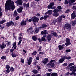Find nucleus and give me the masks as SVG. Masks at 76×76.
Segmentation results:
<instances>
[{"mask_svg": "<svg viewBox=\"0 0 76 76\" xmlns=\"http://www.w3.org/2000/svg\"><path fill=\"white\" fill-rule=\"evenodd\" d=\"M44 18L43 17H41V18H40V20H42L44 19Z\"/></svg>", "mask_w": 76, "mask_h": 76, "instance_id": "052dcab7", "label": "nucleus"}, {"mask_svg": "<svg viewBox=\"0 0 76 76\" xmlns=\"http://www.w3.org/2000/svg\"><path fill=\"white\" fill-rule=\"evenodd\" d=\"M72 9L73 10L76 9V6H73L72 7Z\"/></svg>", "mask_w": 76, "mask_h": 76, "instance_id": "6e6d98bb", "label": "nucleus"}, {"mask_svg": "<svg viewBox=\"0 0 76 76\" xmlns=\"http://www.w3.org/2000/svg\"><path fill=\"white\" fill-rule=\"evenodd\" d=\"M53 15L54 16L56 17L58 16L59 15V13H55L53 14Z\"/></svg>", "mask_w": 76, "mask_h": 76, "instance_id": "4be33fe9", "label": "nucleus"}, {"mask_svg": "<svg viewBox=\"0 0 76 76\" xmlns=\"http://www.w3.org/2000/svg\"><path fill=\"white\" fill-rule=\"evenodd\" d=\"M71 27V26L69 23L66 24L64 26V29H66L68 30H70Z\"/></svg>", "mask_w": 76, "mask_h": 76, "instance_id": "20e7f679", "label": "nucleus"}, {"mask_svg": "<svg viewBox=\"0 0 76 76\" xmlns=\"http://www.w3.org/2000/svg\"><path fill=\"white\" fill-rule=\"evenodd\" d=\"M17 46H16V43L14 42V44H13V47H12V48H14V49H16V48Z\"/></svg>", "mask_w": 76, "mask_h": 76, "instance_id": "a878e982", "label": "nucleus"}, {"mask_svg": "<svg viewBox=\"0 0 76 76\" xmlns=\"http://www.w3.org/2000/svg\"><path fill=\"white\" fill-rule=\"evenodd\" d=\"M37 54V52L36 51H34L33 53L32 54V55L33 56H35Z\"/></svg>", "mask_w": 76, "mask_h": 76, "instance_id": "f704fd0d", "label": "nucleus"}, {"mask_svg": "<svg viewBox=\"0 0 76 76\" xmlns=\"http://www.w3.org/2000/svg\"><path fill=\"white\" fill-rule=\"evenodd\" d=\"M73 65H74V64H73V63H71L69 64V65H68L67 66H69V67H70L71 66H73Z\"/></svg>", "mask_w": 76, "mask_h": 76, "instance_id": "e433bc0d", "label": "nucleus"}, {"mask_svg": "<svg viewBox=\"0 0 76 76\" xmlns=\"http://www.w3.org/2000/svg\"><path fill=\"white\" fill-rule=\"evenodd\" d=\"M20 60H21V62H22V63H23V59H22V58H21L20 59Z\"/></svg>", "mask_w": 76, "mask_h": 76, "instance_id": "0e129e2a", "label": "nucleus"}, {"mask_svg": "<svg viewBox=\"0 0 76 76\" xmlns=\"http://www.w3.org/2000/svg\"><path fill=\"white\" fill-rule=\"evenodd\" d=\"M51 33L53 34L54 36H56V37H57V35L56 33L54 32L53 31H51Z\"/></svg>", "mask_w": 76, "mask_h": 76, "instance_id": "5701e85b", "label": "nucleus"}, {"mask_svg": "<svg viewBox=\"0 0 76 76\" xmlns=\"http://www.w3.org/2000/svg\"><path fill=\"white\" fill-rule=\"evenodd\" d=\"M54 60H52L50 61L48 64L50 65L49 66V68H52V67H54Z\"/></svg>", "mask_w": 76, "mask_h": 76, "instance_id": "39448f33", "label": "nucleus"}, {"mask_svg": "<svg viewBox=\"0 0 76 76\" xmlns=\"http://www.w3.org/2000/svg\"><path fill=\"white\" fill-rule=\"evenodd\" d=\"M13 50H14V49H10V52H11V53H13Z\"/></svg>", "mask_w": 76, "mask_h": 76, "instance_id": "338daca9", "label": "nucleus"}, {"mask_svg": "<svg viewBox=\"0 0 76 76\" xmlns=\"http://www.w3.org/2000/svg\"><path fill=\"white\" fill-rule=\"evenodd\" d=\"M18 19H19V16H17V17H16V18H15L16 20H18Z\"/></svg>", "mask_w": 76, "mask_h": 76, "instance_id": "4d7b16f0", "label": "nucleus"}, {"mask_svg": "<svg viewBox=\"0 0 76 76\" xmlns=\"http://www.w3.org/2000/svg\"><path fill=\"white\" fill-rule=\"evenodd\" d=\"M48 58H46L44 59V60L42 61V63L44 64H46L48 61Z\"/></svg>", "mask_w": 76, "mask_h": 76, "instance_id": "f3484780", "label": "nucleus"}, {"mask_svg": "<svg viewBox=\"0 0 76 76\" xmlns=\"http://www.w3.org/2000/svg\"><path fill=\"white\" fill-rule=\"evenodd\" d=\"M37 16L40 17V15L39 13H37V15H36Z\"/></svg>", "mask_w": 76, "mask_h": 76, "instance_id": "69168bd1", "label": "nucleus"}, {"mask_svg": "<svg viewBox=\"0 0 76 76\" xmlns=\"http://www.w3.org/2000/svg\"><path fill=\"white\" fill-rule=\"evenodd\" d=\"M26 23H27V21H26L22 20L20 23V25L22 26L26 25Z\"/></svg>", "mask_w": 76, "mask_h": 76, "instance_id": "dca6fc26", "label": "nucleus"}, {"mask_svg": "<svg viewBox=\"0 0 76 76\" xmlns=\"http://www.w3.org/2000/svg\"><path fill=\"white\" fill-rule=\"evenodd\" d=\"M51 76H57V73H53L51 75Z\"/></svg>", "mask_w": 76, "mask_h": 76, "instance_id": "c85d7f7f", "label": "nucleus"}, {"mask_svg": "<svg viewBox=\"0 0 76 76\" xmlns=\"http://www.w3.org/2000/svg\"><path fill=\"white\" fill-rule=\"evenodd\" d=\"M66 42L65 43V45H66V46H67L71 45V43H70V39L68 38H67L66 39Z\"/></svg>", "mask_w": 76, "mask_h": 76, "instance_id": "423d86ee", "label": "nucleus"}, {"mask_svg": "<svg viewBox=\"0 0 76 76\" xmlns=\"http://www.w3.org/2000/svg\"><path fill=\"white\" fill-rule=\"evenodd\" d=\"M39 32V28H36V30H35V32L36 33H38Z\"/></svg>", "mask_w": 76, "mask_h": 76, "instance_id": "c9c22d12", "label": "nucleus"}, {"mask_svg": "<svg viewBox=\"0 0 76 76\" xmlns=\"http://www.w3.org/2000/svg\"><path fill=\"white\" fill-rule=\"evenodd\" d=\"M7 72L9 73V72H10V70L9 69H7L6 70Z\"/></svg>", "mask_w": 76, "mask_h": 76, "instance_id": "e2e57ef3", "label": "nucleus"}, {"mask_svg": "<svg viewBox=\"0 0 76 76\" xmlns=\"http://www.w3.org/2000/svg\"><path fill=\"white\" fill-rule=\"evenodd\" d=\"M10 68V66L9 65L6 66V69H9Z\"/></svg>", "mask_w": 76, "mask_h": 76, "instance_id": "de8ad7c7", "label": "nucleus"}, {"mask_svg": "<svg viewBox=\"0 0 76 76\" xmlns=\"http://www.w3.org/2000/svg\"><path fill=\"white\" fill-rule=\"evenodd\" d=\"M10 25H11L9 23H7V26L9 27V26H10Z\"/></svg>", "mask_w": 76, "mask_h": 76, "instance_id": "79ce46f5", "label": "nucleus"}, {"mask_svg": "<svg viewBox=\"0 0 76 76\" xmlns=\"http://www.w3.org/2000/svg\"><path fill=\"white\" fill-rule=\"evenodd\" d=\"M66 18V16H64V15H61V16H60L59 17H58V18Z\"/></svg>", "mask_w": 76, "mask_h": 76, "instance_id": "2f4dec72", "label": "nucleus"}, {"mask_svg": "<svg viewBox=\"0 0 76 76\" xmlns=\"http://www.w3.org/2000/svg\"><path fill=\"white\" fill-rule=\"evenodd\" d=\"M7 23H10V24H11L12 26H13V25L14 24V23H13L12 21L10 22H8Z\"/></svg>", "mask_w": 76, "mask_h": 76, "instance_id": "72a5a7b5", "label": "nucleus"}, {"mask_svg": "<svg viewBox=\"0 0 76 76\" xmlns=\"http://www.w3.org/2000/svg\"><path fill=\"white\" fill-rule=\"evenodd\" d=\"M45 75H46L47 76H50V73H48L46 74H45Z\"/></svg>", "mask_w": 76, "mask_h": 76, "instance_id": "49530a36", "label": "nucleus"}, {"mask_svg": "<svg viewBox=\"0 0 76 76\" xmlns=\"http://www.w3.org/2000/svg\"><path fill=\"white\" fill-rule=\"evenodd\" d=\"M23 9V8H22V7H21L20 8H18V9H17V12H18V13H20L21 12H22Z\"/></svg>", "mask_w": 76, "mask_h": 76, "instance_id": "a211bd4d", "label": "nucleus"}, {"mask_svg": "<svg viewBox=\"0 0 76 76\" xmlns=\"http://www.w3.org/2000/svg\"><path fill=\"white\" fill-rule=\"evenodd\" d=\"M32 58L31 57L29 58V59H27V64L28 65H31V63H32Z\"/></svg>", "mask_w": 76, "mask_h": 76, "instance_id": "9d476101", "label": "nucleus"}, {"mask_svg": "<svg viewBox=\"0 0 76 76\" xmlns=\"http://www.w3.org/2000/svg\"><path fill=\"white\" fill-rule=\"evenodd\" d=\"M5 43L7 44V46H8L9 45H10V42H6V43Z\"/></svg>", "mask_w": 76, "mask_h": 76, "instance_id": "58836bf2", "label": "nucleus"}, {"mask_svg": "<svg viewBox=\"0 0 76 76\" xmlns=\"http://www.w3.org/2000/svg\"><path fill=\"white\" fill-rule=\"evenodd\" d=\"M66 52H71V50H70V49H69V50H66Z\"/></svg>", "mask_w": 76, "mask_h": 76, "instance_id": "864d4df0", "label": "nucleus"}, {"mask_svg": "<svg viewBox=\"0 0 76 76\" xmlns=\"http://www.w3.org/2000/svg\"><path fill=\"white\" fill-rule=\"evenodd\" d=\"M62 60H65V59H67V60H69L71 59V57H67L66 56H62L61 58V59Z\"/></svg>", "mask_w": 76, "mask_h": 76, "instance_id": "1a4fd4ad", "label": "nucleus"}, {"mask_svg": "<svg viewBox=\"0 0 76 76\" xmlns=\"http://www.w3.org/2000/svg\"><path fill=\"white\" fill-rule=\"evenodd\" d=\"M69 12V10H67L65 12H66V13H68V12Z\"/></svg>", "mask_w": 76, "mask_h": 76, "instance_id": "774afa93", "label": "nucleus"}, {"mask_svg": "<svg viewBox=\"0 0 76 76\" xmlns=\"http://www.w3.org/2000/svg\"><path fill=\"white\" fill-rule=\"evenodd\" d=\"M33 72L35 74H37L38 72V71L37 70H33Z\"/></svg>", "mask_w": 76, "mask_h": 76, "instance_id": "7c9ffc66", "label": "nucleus"}, {"mask_svg": "<svg viewBox=\"0 0 76 76\" xmlns=\"http://www.w3.org/2000/svg\"><path fill=\"white\" fill-rule=\"evenodd\" d=\"M76 21H74L71 22V24L72 26H74L76 24Z\"/></svg>", "mask_w": 76, "mask_h": 76, "instance_id": "cd10ccee", "label": "nucleus"}, {"mask_svg": "<svg viewBox=\"0 0 76 76\" xmlns=\"http://www.w3.org/2000/svg\"><path fill=\"white\" fill-rule=\"evenodd\" d=\"M41 68L40 67V66H37V70H40Z\"/></svg>", "mask_w": 76, "mask_h": 76, "instance_id": "603ef678", "label": "nucleus"}, {"mask_svg": "<svg viewBox=\"0 0 76 76\" xmlns=\"http://www.w3.org/2000/svg\"><path fill=\"white\" fill-rule=\"evenodd\" d=\"M44 54V53L42 52H39V54L43 55Z\"/></svg>", "mask_w": 76, "mask_h": 76, "instance_id": "680f3d73", "label": "nucleus"}, {"mask_svg": "<svg viewBox=\"0 0 76 76\" xmlns=\"http://www.w3.org/2000/svg\"><path fill=\"white\" fill-rule=\"evenodd\" d=\"M58 9L59 10L61 9V7L60 6H58Z\"/></svg>", "mask_w": 76, "mask_h": 76, "instance_id": "bf43d9fd", "label": "nucleus"}, {"mask_svg": "<svg viewBox=\"0 0 76 76\" xmlns=\"http://www.w3.org/2000/svg\"><path fill=\"white\" fill-rule=\"evenodd\" d=\"M72 74H73V75H74L75 76L76 75V73L74 72H72V73H71L70 74V75H72Z\"/></svg>", "mask_w": 76, "mask_h": 76, "instance_id": "c03bdc74", "label": "nucleus"}, {"mask_svg": "<svg viewBox=\"0 0 76 76\" xmlns=\"http://www.w3.org/2000/svg\"><path fill=\"white\" fill-rule=\"evenodd\" d=\"M69 73L67 72L66 73V74L65 75V76H69Z\"/></svg>", "mask_w": 76, "mask_h": 76, "instance_id": "09e8293b", "label": "nucleus"}, {"mask_svg": "<svg viewBox=\"0 0 76 76\" xmlns=\"http://www.w3.org/2000/svg\"><path fill=\"white\" fill-rule=\"evenodd\" d=\"M64 60H65L60 59V60H59V62L60 63H62V62H63Z\"/></svg>", "mask_w": 76, "mask_h": 76, "instance_id": "c756f323", "label": "nucleus"}, {"mask_svg": "<svg viewBox=\"0 0 76 76\" xmlns=\"http://www.w3.org/2000/svg\"><path fill=\"white\" fill-rule=\"evenodd\" d=\"M14 2L12 1H7L5 4V10H10L12 9L13 10L15 9Z\"/></svg>", "mask_w": 76, "mask_h": 76, "instance_id": "f257e3e1", "label": "nucleus"}, {"mask_svg": "<svg viewBox=\"0 0 76 76\" xmlns=\"http://www.w3.org/2000/svg\"><path fill=\"white\" fill-rule=\"evenodd\" d=\"M47 27V25L45 24H43L42 25V28H46Z\"/></svg>", "mask_w": 76, "mask_h": 76, "instance_id": "a19ab883", "label": "nucleus"}, {"mask_svg": "<svg viewBox=\"0 0 76 76\" xmlns=\"http://www.w3.org/2000/svg\"><path fill=\"white\" fill-rule=\"evenodd\" d=\"M41 48H42V47L41 46H40V47H39V49L38 51H40L41 50Z\"/></svg>", "mask_w": 76, "mask_h": 76, "instance_id": "37998d69", "label": "nucleus"}, {"mask_svg": "<svg viewBox=\"0 0 76 76\" xmlns=\"http://www.w3.org/2000/svg\"><path fill=\"white\" fill-rule=\"evenodd\" d=\"M75 2V1H69V2H68L67 1H65L64 2V4H67L68 3L71 4Z\"/></svg>", "mask_w": 76, "mask_h": 76, "instance_id": "f8f14e48", "label": "nucleus"}, {"mask_svg": "<svg viewBox=\"0 0 76 76\" xmlns=\"http://www.w3.org/2000/svg\"><path fill=\"white\" fill-rule=\"evenodd\" d=\"M52 11H53V10H49L48 11L45 12V15L48 14L49 15H50L53 14V12H52Z\"/></svg>", "mask_w": 76, "mask_h": 76, "instance_id": "4468645a", "label": "nucleus"}, {"mask_svg": "<svg viewBox=\"0 0 76 76\" xmlns=\"http://www.w3.org/2000/svg\"><path fill=\"white\" fill-rule=\"evenodd\" d=\"M5 20H4L2 21H0V24H3V23H4V22H5Z\"/></svg>", "mask_w": 76, "mask_h": 76, "instance_id": "ea45409f", "label": "nucleus"}, {"mask_svg": "<svg viewBox=\"0 0 76 76\" xmlns=\"http://www.w3.org/2000/svg\"><path fill=\"white\" fill-rule=\"evenodd\" d=\"M10 70L11 72H13V67H12L10 68Z\"/></svg>", "mask_w": 76, "mask_h": 76, "instance_id": "3c124183", "label": "nucleus"}, {"mask_svg": "<svg viewBox=\"0 0 76 76\" xmlns=\"http://www.w3.org/2000/svg\"><path fill=\"white\" fill-rule=\"evenodd\" d=\"M58 48H59V50H61L62 49H64V47L62 46L61 45H59Z\"/></svg>", "mask_w": 76, "mask_h": 76, "instance_id": "b1692460", "label": "nucleus"}, {"mask_svg": "<svg viewBox=\"0 0 76 76\" xmlns=\"http://www.w3.org/2000/svg\"><path fill=\"white\" fill-rule=\"evenodd\" d=\"M67 65V64L66 63H64L63 64V66H66Z\"/></svg>", "mask_w": 76, "mask_h": 76, "instance_id": "8fccbe9b", "label": "nucleus"}, {"mask_svg": "<svg viewBox=\"0 0 76 76\" xmlns=\"http://www.w3.org/2000/svg\"><path fill=\"white\" fill-rule=\"evenodd\" d=\"M14 16H16L17 15V12H16V11H15L14 12Z\"/></svg>", "mask_w": 76, "mask_h": 76, "instance_id": "a18cd8bd", "label": "nucleus"}, {"mask_svg": "<svg viewBox=\"0 0 76 76\" xmlns=\"http://www.w3.org/2000/svg\"><path fill=\"white\" fill-rule=\"evenodd\" d=\"M71 19H75V18H76V12L75 11H73V12L71 14Z\"/></svg>", "mask_w": 76, "mask_h": 76, "instance_id": "6e6552de", "label": "nucleus"}, {"mask_svg": "<svg viewBox=\"0 0 76 76\" xmlns=\"http://www.w3.org/2000/svg\"><path fill=\"white\" fill-rule=\"evenodd\" d=\"M70 71H72V72H76V69L74 66H72L71 67V69H70Z\"/></svg>", "mask_w": 76, "mask_h": 76, "instance_id": "2eb2a0df", "label": "nucleus"}, {"mask_svg": "<svg viewBox=\"0 0 76 76\" xmlns=\"http://www.w3.org/2000/svg\"><path fill=\"white\" fill-rule=\"evenodd\" d=\"M32 38L33 40L35 41H37V38L36 37V36H33L32 37Z\"/></svg>", "mask_w": 76, "mask_h": 76, "instance_id": "6ab92c4d", "label": "nucleus"}, {"mask_svg": "<svg viewBox=\"0 0 76 76\" xmlns=\"http://www.w3.org/2000/svg\"><path fill=\"white\" fill-rule=\"evenodd\" d=\"M32 22L33 23H37L39 21V18L36 17L35 16H34L32 17V18L30 19L27 21L29 22H32Z\"/></svg>", "mask_w": 76, "mask_h": 76, "instance_id": "f03ea898", "label": "nucleus"}, {"mask_svg": "<svg viewBox=\"0 0 76 76\" xmlns=\"http://www.w3.org/2000/svg\"><path fill=\"white\" fill-rule=\"evenodd\" d=\"M16 3L18 4H19V5H22V1H17Z\"/></svg>", "mask_w": 76, "mask_h": 76, "instance_id": "aec40b11", "label": "nucleus"}, {"mask_svg": "<svg viewBox=\"0 0 76 76\" xmlns=\"http://www.w3.org/2000/svg\"><path fill=\"white\" fill-rule=\"evenodd\" d=\"M53 12L54 13L57 12V9H55V10H54V11H53Z\"/></svg>", "mask_w": 76, "mask_h": 76, "instance_id": "5fc2aeb1", "label": "nucleus"}, {"mask_svg": "<svg viewBox=\"0 0 76 76\" xmlns=\"http://www.w3.org/2000/svg\"><path fill=\"white\" fill-rule=\"evenodd\" d=\"M1 59L3 60H5L6 59V57L5 56H3L1 57Z\"/></svg>", "mask_w": 76, "mask_h": 76, "instance_id": "473e14b6", "label": "nucleus"}, {"mask_svg": "<svg viewBox=\"0 0 76 76\" xmlns=\"http://www.w3.org/2000/svg\"><path fill=\"white\" fill-rule=\"evenodd\" d=\"M18 40H20V41H22V37H19V38H18Z\"/></svg>", "mask_w": 76, "mask_h": 76, "instance_id": "13d9d810", "label": "nucleus"}, {"mask_svg": "<svg viewBox=\"0 0 76 76\" xmlns=\"http://www.w3.org/2000/svg\"><path fill=\"white\" fill-rule=\"evenodd\" d=\"M47 39L48 40V41H50L51 39L50 38V35H48V37H47Z\"/></svg>", "mask_w": 76, "mask_h": 76, "instance_id": "bb28decb", "label": "nucleus"}, {"mask_svg": "<svg viewBox=\"0 0 76 76\" xmlns=\"http://www.w3.org/2000/svg\"><path fill=\"white\" fill-rule=\"evenodd\" d=\"M47 32V31L46 30H44V31H42V32H41V34L42 35L44 36L43 37H42V38H41L42 41H44L45 40V37H46V36H47L46 35V34H48V33H47V32Z\"/></svg>", "mask_w": 76, "mask_h": 76, "instance_id": "7ed1b4c3", "label": "nucleus"}, {"mask_svg": "<svg viewBox=\"0 0 76 76\" xmlns=\"http://www.w3.org/2000/svg\"><path fill=\"white\" fill-rule=\"evenodd\" d=\"M62 18H57V19H56V21L55 20H53V23L54 24H56V21H58L59 22H61L62 20Z\"/></svg>", "mask_w": 76, "mask_h": 76, "instance_id": "0eeeda50", "label": "nucleus"}, {"mask_svg": "<svg viewBox=\"0 0 76 76\" xmlns=\"http://www.w3.org/2000/svg\"><path fill=\"white\" fill-rule=\"evenodd\" d=\"M54 3L53 2H52L50 3V5H48V9H52V7L54 6Z\"/></svg>", "mask_w": 76, "mask_h": 76, "instance_id": "ddd939ff", "label": "nucleus"}, {"mask_svg": "<svg viewBox=\"0 0 76 76\" xmlns=\"http://www.w3.org/2000/svg\"><path fill=\"white\" fill-rule=\"evenodd\" d=\"M49 15H45L43 17H44V18L45 19L47 18H49Z\"/></svg>", "mask_w": 76, "mask_h": 76, "instance_id": "4c0bfd02", "label": "nucleus"}, {"mask_svg": "<svg viewBox=\"0 0 76 76\" xmlns=\"http://www.w3.org/2000/svg\"><path fill=\"white\" fill-rule=\"evenodd\" d=\"M23 6L26 7H29V5H28V3H27V4L25 3L23 4Z\"/></svg>", "mask_w": 76, "mask_h": 76, "instance_id": "393cba45", "label": "nucleus"}, {"mask_svg": "<svg viewBox=\"0 0 76 76\" xmlns=\"http://www.w3.org/2000/svg\"><path fill=\"white\" fill-rule=\"evenodd\" d=\"M0 48L1 49H3L5 48V47H6V45L2 44V45H1L0 46Z\"/></svg>", "mask_w": 76, "mask_h": 76, "instance_id": "412c9836", "label": "nucleus"}, {"mask_svg": "<svg viewBox=\"0 0 76 76\" xmlns=\"http://www.w3.org/2000/svg\"><path fill=\"white\" fill-rule=\"evenodd\" d=\"M19 55V53H12L11 54L12 56L13 57H15L18 56Z\"/></svg>", "mask_w": 76, "mask_h": 76, "instance_id": "9b49d317", "label": "nucleus"}]
</instances>
